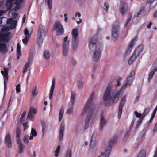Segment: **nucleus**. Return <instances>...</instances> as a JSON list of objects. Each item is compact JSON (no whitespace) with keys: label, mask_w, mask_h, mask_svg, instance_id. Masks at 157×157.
<instances>
[{"label":"nucleus","mask_w":157,"mask_h":157,"mask_svg":"<svg viewBox=\"0 0 157 157\" xmlns=\"http://www.w3.org/2000/svg\"><path fill=\"white\" fill-rule=\"evenodd\" d=\"M83 116H82L80 117V116H79V119L78 120L77 122L76 123L75 125L74 126V129L75 130H78L82 126V120L81 121H80L79 119L80 118H82Z\"/></svg>","instance_id":"obj_25"},{"label":"nucleus","mask_w":157,"mask_h":157,"mask_svg":"<svg viewBox=\"0 0 157 157\" xmlns=\"http://www.w3.org/2000/svg\"><path fill=\"white\" fill-rule=\"evenodd\" d=\"M153 157H157V147L155 151L154 155Z\"/></svg>","instance_id":"obj_64"},{"label":"nucleus","mask_w":157,"mask_h":157,"mask_svg":"<svg viewBox=\"0 0 157 157\" xmlns=\"http://www.w3.org/2000/svg\"><path fill=\"white\" fill-rule=\"evenodd\" d=\"M15 5H16V3L15 2L9 0H7L5 4V7L4 8L6 9L7 11L11 9Z\"/></svg>","instance_id":"obj_17"},{"label":"nucleus","mask_w":157,"mask_h":157,"mask_svg":"<svg viewBox=\"0 0 157 157\" xmlns=\"http://www.w3.org/2000/svg\"><path fill=\"white\" fill-rule=\"evenodd\" d=\"M78 3L80 5H83L85 2V0H77Z\"/></svg>","instance_id":"obj_57"},{"label":"nucleus","mask_w":157,"mask_h":157,"mask_svg":"<svg viewBox=\"0 0 157 157\" xmlns=\"http://www.w3.org/2000/svg\"><path fill=\"white\" fill-rule=\"evenodd\" d=\"M41 124H42V131L43 134H44L45 132V129L46 127V124L44 121H41Z\"/></svg>","instance_id":"obj_42"},{"label":"nucleus","mask_w":157,"mask_h":157,"mask_svg":"<svg viewBox=\"0 0 157 157\" xmlns=\"http://www.w3.org/2000/svg\"><path fill=\"white\" fill-rule=\"evenodd\" d=\"M54 30L56 31V33L57 35H61L64 33V29L60 22L58 21L56 22L54 25Z\"/></svg>","instance_id":"obj_9"},{"label":"nucleus","mask_w":157,"mask_h":157,"mask_svg":"<svg viewBox=\"0 0 157 157\" xmlns=\"http://www.w3.org/2000/svg\"><path fill=\"white\" fill-rule=\"evenodd\" d=\"M31 133L32 136H30L29 138L30 140H32L33 139V137H35L37 135V133L36 130L34 129L33 128L31 129Z\"/></svg>","instance_id":"obj_30"},{"label":"nucleus","mask_w":157,"mask_h":157,"mask_svg":"<svg viewBox=\"0 0 157 157\" xmlns=\"http://www.w3.org/2000/svg\"><path fill=\"white\" fill-rule=\"evenodd\" d=\"M126 100V96L124 95L122 98L118 106V116L119 118H120L122 114V110Z\"/></svg>","instance_id":"obj_11"},{"label":"nucleus","mask_w":157,"mask_h":157,"mask_svg":"<svg viewBox=\"0 0 157 157\" xmlns=\"http://www.w3.org/2000/svg\"><path fill=\"white\" fill-rule=\"evenodd\" d=\"M157 17V11H155L153 15V17L154 18H156Z\"/></svg>","instance_id":"obj_62"},{"label":"nucleus","mask_w":157,"mask_h":157,"mask_svg":"<svg viewBox=\"0 0 157 157\" xmlns=\"http://www.w3.org/2000/svg\"><path fill=\"white\" fill-rule=\"evenodd\" d=\"M69 43H63V55L66 56L68 53L69 49Z\"/></svg>","instance_id":"obj_22"},{"label":"nucleus","mask_w":157,"mask_h":157,"mask_svg":"<svg viewBox=\"0 0 157 157\" xmlns=\"http://www.w3.org/2000/svg\"><path fill=\"white\" fill-rule=\"evenodd\" d=\"M4 141L6 145L9 148H11L12 147V142L11 140V137L10 134L7 133L5 136Z\"/></svg>","instance_id":"obj_12"},{"label":"nucleus","mask_w":157,"mask_h":157,"mask_svg":"<svg viewBox=\"0 0 157 157\" xmlns=\"http://www.w3.org/2000/svg\"><path fill=\"white\" fill-rule=\"evenodd\" d=\"M6 12V11L3 10H0V17L3 14L5 13Z\"/></svg>","instance_id":"obj_61"},{"label":"nucleus","mask_w":157,"mask_h":157,"mask_svg":"<svg viewBox=\"0 0 157 157\" xmlns=\"http://www.w3.org/2000/svg\"><path fill=\"white\" fill-rule=\"evenodd\" d=\"M135 72L132 71L131 72L130 75L127 78L125 83L121 87V90H124L128 86H130L131 85L133 79L135 77Z\"/></svg>","instance_id":"obj_10"},{"label":"nucleus","mask_w":157,"mask_h":157,"mask_svg":"<svg viewBox=\"0 0 157 157\" xmlns=\"http://www.w3.org/2000/svg\"><path fill=\"white\" fill-rule=\"evenodd\" d=\"M65 130V125L63 122H62L61 124L60 127L59 134V140L61 141L63 139L64 131Z\"/></svg>","instance_id":"obj_20"},{"label":"nucleus","mask_w":157,"mask_h":157,"mask_svg":"<svg viewBox=\"0 0 157 157\" xmlns=\"http://www.w3.org/2000/svg\"><path fill=\"white\" fill-rule=\"evenodd\" d=\"M155 73V71H154V69H151L150 72L148 74V80L149 81L152 78L153 76Z\"/></svg>","instance_id":"obj_32"},{"label":"nucleus","mask_w":157,"mask_h":157,"mask_svg":"<svg viewBox=\"0 0 157 157\" xmlns=\"http://www.w3.org/2000/svg\"><path fill=\"white\" fill-rule=\"evenodd\" d=\"M97 145V141H90V147L91 149L94 148Z\"/></svg>","instance_id":"obj_35"},{"label":"nucleus","mask_w":157,"mask_h":157,"mask_svg":"<svg viewBox=\"0 0 157 157\" xmlns=\"http://www.w3.org/2000/svg\"><path fill=\"white\" fill-rule=\"evenodd\" d=\"M29 40V36H25L24 38L23 39L22 41L25 44H27Z\"/></svg>","instance_id":"obj_43"},{"label":"nucleus","mask_w":157,"mask_h":157,"mask_svg":"<svg viewBox=\"0 0 157 157\" xmlns=\"http://www.w3.org/2000/svg\"><path fill=\"white\" fill-rule=\"evenodd\" d=\"M55 86L54 79H53L52 82V84L51 87L49 94V98L50 100L52 99L53 94Z\"/></svg>","instance_id":"obj_23"},{"label":"nucleus","mask_w":157,"mask_h":157,"mask_svg":"<svg viewBox=\"0 0 157 157\" xmlns=\"http://www.w3.org/2000/svg\"><path fill=\"white\" fill-rule=\"evenodd\" d=\"M117 136L116 135L114 136L111 138L108 145H110L112 146V145H113L115 144L117 141Z\"/></svg>","instance_id":"obj_27"},{"label":"nucleus","mask_w":157,"mask_h":157,"mask_svg":"<svg viewBox=\"0 0 157 157\" xmlns=\"http://www.w3.org/2000/svg\"><path fill=\"white\" fill-rule=\"evenodd\" d=\"M73 113V109L71 108H70L67 111L66 113L67 114L70 115Z\"/></svg>","instance_id":"obj_52"},{"label":"nucleus","mask_w":157,"mask_h":157,"mask_svg":"<svg viewBox=\"0 0 157 157\" xmlns=\"http://www.w3.org/2000/svg\"><path fill=\"white\" fill-rule=\"evenodd\" d=\"M89 46L93 60L95 62L99 61L101 56L102 48L97 43V39L96 37H93L90 39Z\"/></svg>","instance_id":"obj_4"},{"label":"nucleus","mask_w":157,"mask_h":157,"mask_svg":"<svg viewBox=\"0 0 157 157\" xmlns=\"http://www.w3.org/2000/svg\"><path fill=\"white\" fill-rule=\"evenodd\" d=\"M146 152L144 150H142L139 153L137 157H145Z\"/></svg>","instance_id":"obj_40"},{"label":"nucleus","mask_w":157,"mask_h":157,"mask_svg":"<svg viewBox=\"0 0 157 157\" xmlns=\"http://www.w3.org/2000/svg\"><path fill=\"white\" fill-rule=\"evenodd\" d=\"M5 19V21H7V23L8 25H9V27H5V28H2L1 29H5V28H10V24H11V22H10V24H8V20L9 19H8V20H7L6 19V18L5 17H2V18H1L0 19V26H2V19ZM10 19H13V21H14V22H16V23L15 24V25H16V24H17V21L16 20H13V19L12 18H10ZM15 27H14L13 28L14 29V28ZM2 29H1V30Z\"/></svg>","instance_id":"obj_26"},{"label":"nucleus","mask_w":157,"mask_h":157,"mask_svg":"<svg viewBox=\"0 0 157 157\" xmlns=\"http://www.w3.org/2000/svg\"><path fill=\"white\" fill-rule=\"evenodd\" d=\"M134 113L136 117L139 118V119H140L142 117V115L140 113H138L137 111H135Z\"/></svg>","instance_id":"obj_50"},{"label":"nucleus","mask_w":157,"mask_h":157,"mask_svg":"<svg viewBox=\"0 0 157 157\" xmlns=\"http://www.w3.org/2000/svg\"><path fill=\"white\" fill-rule=\"evenodd\" d=\"M44 56L46 59H49L50 56V52L48 50H45L44 52Z\"/></svg>","instance_id":"obj_41"},{"label":"nucleus","mask_w":157,"mask_h":157,"mask_svg":"<svg viewBox=\"0 0 157 157\" xmlns=\"http://www.w3.org/2000/svg\"><path fill=\"white\" fill-rule=\"evenodd\" d=\"M122 80L121 77H118L116 79V84L115 86L113 85L112 82L108 84L103 97L104 103L106 106L111 100L114 103H117L119 101L122 90H121V88L118 90L117 87L121 85V81Z\"/></svg>","instance_id":"obj_1"},{"label":"nucleus","mask_w":157,"mask_h":157,"mask_svg":"<svg viewBox=\"0 0 157 157\" xmlns=\"http://www.w3.org/2000/svg\"><path fill=\"white\" fill-rule=\"evenodd\" d=\"M95 93L93 92L88 101L82 109L80 115V117L84 116L87 112H88L87 116L85 119V124L84 128L85 129H87L89 125L91 124L93 121L94 117V112L92 109L95 108V105H94L92 104Z\"/></svg>","instance_id":"obj_2"},{"label":"nucleus","mask_w":157,"mask_h":157,"mask_svg":"<svg viewBox=\"0 0 157 157\" xmlns=\"http://www.w3.org/2000/svg\"><path fill=\"white\" fill-rule=\"evenodd\" d=\"M16 89L17 92L18 93L20 92V85L19 84H18L17 85Z\"/></svg>","instance_id":"obj_54"},{"label":"nucleus","mask_w":157,"mask_h":157,"mask_svg":"<svg viewBox=\"0 0 157 157\" xmlns=\"http://www.w3.org/2000/svg\"><path fill=\"white\" fill-rule=\"evenodd\" d=\"M104 6L105 7L104 9L106 11H108L109 7V4L106 3H105L104 4Z\"/></svg>","instance_id":"obj_53"},{"label":"nucleus","mask_w":157,"mask_h":157,"mask_svg":"<svg viewBox=\"0 0 157 157\" xmlns=\"http://www.w3.org/2000/svg\"><path fill=\"white\" fill-rule=\"evenodd\" d=\"M67 13L64 14V16L65 17L64 18V21L67 23V22L68 17H67Z\"/></svg>","instance_id":"obj_60"},{"label":"nucleus","mask_w":157,"mask_h":157,"mask_svg":"<svg viewBox=\"0 0 157 157\" xmlns=\"http://www.w3.org/2000/svg\"><path fill=\"white\" fill-rule=\"evenodd\" d=\"M9 14H11L13 17L14 18H16L17 16H18V13L16 12H14L13 13V11H10L9 12Z\"/></svg>","instance_id":"obj_46"},{"label":"nucleus","mask_w":157,"mask_h":157,"mask_svg":"<svg viewBox=\"0 0 157 157\" xmlns=\"http://www.w3.org/2000/svg\"><path fill=\"white\" fill-rule=\"evenodd\" d=\"M17 142L18 148V153L19 154L22 153L24 152V149L25 147V146L22 143L19 138L17 139Z\"/></svg>","instance_id":"obj_18"},{"label":"nucleus","mask_w":157,"mask_h":157,"mask_svg":"<svg viewBox=\"0 0 157 157\" xmlns=\"http://www.w3.org/2000/svg\"><path fill=\"white\" fill-rule=\"evenodd\" d=\"M76 94L75 93H72L71 94V100L72 102L73 103L74 102L75 99Z\"/></svg>","instance_id":"obj_48"},{"label":"nucleus","mask_w":157,"mask_h":157,"mask_svg":"<svg viewBox=\"0 0 157 157\" xmlns=\"http://www.w3.org/2000/svg\"><path fill=\"white\" fill-rule=\"evenodd\" d=\"M16 22L13 21L12 19H9L8 23L10 24V28L2 29L0 31V52L2 53H6L7 51V45L6 44L3 43H1L3 41L7 42L10 39V33L8 31L11 29H13L15 27Z\"/></svg>","instance_id":"obj_3"},{"label":"nucleus","mask_w":157,"mask_h":157,"mask_svg":"<svg viewBox=\"0 0 157 157\" xmlns=\"http://www.w3.org/2000/svg\"><path fill=\"white\" fill-rule=\"evenodd\" d=\"M157 111V109H154V110L153 112L152 115L151 116V118L150 120L148 122V125H149L150 124V123H151L152 122L154 117H155V115L156 114Z\"/></svg>","instance_id":"obj_38"},{"label":"nucleus","mask_w":157,"mask_h":157,"mask_svg":"<svg viewBox=\"0 0 157 157\" xmlns=\"http://www.w3.org/2000/svg\"><path fill=\"white\" fill-rule=\"evenodd\" d=\"M31 62L32 59H29L25 66L23 67L22 71L23 73H25L27 71L28 69Z\"/></svg>","instance_id":"obj_24"},{"label":"nucleus","mask_w":157,"mask_h":157,"mask_svg":"<svg viewBox=\"0 0 157 157\" xmlns=\"http://www.w3.org/2000/svg\"><path fill=\"white\" fill-rule=\"evenodd\" d=\"M120 31V24L118 21L115 22L113 25L111 31V37L114 40L118 38Z\"/></svg>","instance_id":"obj_7"},{"label":"nucleus","mask_w":157,"mask_h":157,"mask_svg":"<svg viewBox=\"0 0 157 157\" xmlns=\"http://www.w3.org/2000/svg\"><path fill=\"white\" fill-rule=\"evenodd\" d=\"M143 120V119L141 118L140 119H139V120L137 122V124L136 126V127H138L140 125L141 123Z\"/></svg>","instance_id":"obj_58"},{"label":"nucleus","mask_w":157,"mask_h":157,"mask_svg":"<svg viewBox=\"0 0 157 157\" xmlns=\"http://www.w3.org/2000/svg\"><path fill=\"white\" fill-rule=\"evenodd\" d=\"M157 111V109H154V110L153 112L152 115L151 116V118L150 120L148 122V125H149L150 124V123H151L152 122L154 117H155V115L156 114Z\"/></svg>","instance_id":"obj_36"},{"label":"nucleus","mask_w":157,"mask_h":157,"mask_svg":"<svg viewBox=\"0 0 157 157\" xmlns=\"http://www.w3.org/2000/svg\"><path fill=\"white\" fill-rule=\"evenodd\" d=\"M112 147V146L111 145H108L105 151L101 152L97 157H109L111 153Z\"/></svg>","instance_id":"obj_14"},{"label":"nucleus","mask_w":157,"mask_h":157,"mask_svg":"<svg viewBox=\"0 0 157 157\" xmlns=\"http://www.w3.org/2000/svg\"><path fill=\"white\" fill-rule=\"evenodd\" d=\"M47 32L45 27L42 25L39 26L37 34V41L38 45L41 46Z\"/></svg>","instance_id":"obj_5"},{"label":"nucleus","mask_w":157,"mask_h":157,"mask_svg":"<svg viewBox=\"0 0 157 157\" xmlns=\"http://www.w3.org/2000/svg\"><path fill=\"white\" fill-rule=\"evenodd\" d=\"M78 16L79 17H80L81 16V14L80 13L78 12H76L75 14V17Z\"/></svg>","instance_id":"obj_63"},{"label":"nucleus","mask_w":157,"mask_h":157,"mask_svg":"<svg viewBox=\"0 0 157 157\" xmlns=\"http://www.w3.org/2000/svg\"><path fill=\"white\" fill-rule=\"evenodd\" d=\"M29 136L28 135H25L23 138V141L26 144H28L29 142L28 140Z\"/></svg>","instance_id":"obj_44"},{"label":"nucleus","mask_w":157,"mask_h":157,"mask_svg":"<svg viewBox=\"0 0 157 157\" xmlns=\"http://www.w3.org/2000/svg\"><path fill=\"white\" fill-rule=\"evenodd\" d=\"M64 113V109L63 108H61L59 111V122L61 121L63 117Z\"/></svg>","instance_id":"obj_29"},{"label":"nucleus","mask_w":157,"mask_h":157,"mask_svg":"<svg viewBox=\"0 0 157 157\" xmlns=\"http://www.w3.org/2000/svg\"><path fill=\"white\" fill-rule=\"evenodd\" d=\"M37 113V110L36 109L33 108H31L30 109V111L29 112L28 114L27 117V119L29 120H31L32 121H33L32 118L34 117V115H33V114H36Z\"/></svg>","instance_id":"obj_21"},{"label":"nucleus","mask_w":157,"mask_h":157,"mask_svg":"<svg viewBox=\"0 0 157 157\" xmlns=\"http://www.w3.org/2000/svg\"><path fill=\"white\" fill-rule=\"evenodd\" d=\"M77 85L78 89H82L83 87V82L82 81L78 80L77 82Z\"/></svg>","instance_id":"obj_34"},{"label":"nucleus","mask_w":157,"mask_h":157,"mask_svg":"<svg viewBox=\"0 0 157 157\" xmlns=\"http://www.w3.org/2000/svg\"><path fill=\"white\" fill-rule=\"evenodd\" d=\"M23 0H17V7L19 8V7H21V4L22 3Z\"/></svg>","instance_id":"obj_47"},{"label":"nucleus","mask_w":157,"mask_h":157,"mask_svg":"<svg viewBox=\"0 0 157 157\" xmlns=\"http://www.w3.org/2000/svg\"><path fill=\"white\" fill-rule=\"evenodd\" d=\"M131 17L130 16V17H129L128 18L127 20V21L126 23L125 24V27H127L128 25L130 23L129 21H130L131 20Z\"/></svg>","instance_id":"obj_59"},{"label":"nucleus","mask_w":157,"mask_h":157,"mask_svg":"<svg viewBox=\"0 0 157 157\" xmlns=\"http://www.w3.org/2000/svg\"><path fill=\"white\" fill-rule=\"evenodd\" d=\"M68 38V37L67 36L64 38L63 43H69V41L67 40Z\"/></svg>","instance_id":"obj_55"},{"label":"nucleus","mask_w":157,"mask_h":157,"mask_svg":"<svg viewBox=\"0 0 157 157\" xmlns=\"http://www.w3.org/2000/svg\"><path fill=\"white\" fill-rule=\"evenodd\" d=\"M98 135L96 133L94 132L91 136V141H97Z\"/></svg>","instance_id":"obj_33"},{"label":"nucleus","mask_w":157,"mask_h":157,"mask_svg":"<svg viewBox=\"0 0 157 157\" xmlns=\"http://www.w3.org/2000/svg\"><path fill=\"white\" fill-rule=\"evenodd\" d=\"M8 68H4V71H1V73L4 77V88H6V84L8 80Z\"/></svg>","instance_id":"obj_19"},{"label":"nucleus","mask_w":157,"mask_h":157,"mask_svg":"<svg viewBox=\"0 0 157 157\" xmlns=\"http://www.w3.org/2000/svg\"><path fill=\"white\" fill-rule=\"evenodd\" d=\"M108 122L105 117L103 115H101L100 117L99 129L101 130H102L104 127L107 124Z\"/></svg>","instance_id":"obj_16"},{"label":"nucleus","mask_w":157,"mask_h":157,"mask_svg":"<svg viewBox=\"0 0 157 157\" xmlns=\"http://www.w3.org/2000/svg\"><path fill=\"white\" fill-rule=\"evenodd\" d=\"M60 145H58L55 151V155L54 156L56 157H57L59 156V153L60 152Z\"/></svg>","instance_id":"obj_31"},{"label":"nucleus","mask_w":157,"mask_h":157,"mask_svg":"<svg viewBox=\"0 0 157 157\" xmlns=\"http://www.w3.org/2000/svg\"><path fill=\"white\" fill-rule=\"evenodd\" d=\"M157 111V109H154V110L153 112L152 115L151 116V118L150 120L148 122V125H149L150 124V123H151L152 122L154 117H155V115L156 114Z\"/></svg>","instance_id":"obj_37"},{"label":"nucleus","mask_w":157,"mask_h":157,"mask_svg":"<svg viewBox=\"0 0 157 157\" xmlns=\"http://www.w3.org/2000/svg\"><path fill=\"white\" fill-rule=\"evenodd\" d=\"M23 125L24 127V130L26 129L28 127V123L27 122L24 123L23 124Z\"/></svg>","instance_id":"obj_56"},{"label":"nucleus","mask_w":157,"mask_h":157,"mask_svg":"<svg viewBox=\"0 0 157 157\" xmlns=\"http://www.w3.org/2000/svg\"><path fill=\"white\" fill-rule=\"evenodd\" d=\"M128 6L124 1H121L120 6V10L121 13L122 15H124L127 11Z\"/></svg>","instance_id":"obj_15"},{"label":"nucleus","mask_w":157,"mask_h":157,"mask_svg":"<svg viewBox=\"0 0 157 157\" xmlns=\"http://www.w3.org/2000/svg\"><path fill=\"white\" fill-rule=\"evenodd\" d=\"M72 49L73 51H75L77 49L78 46L79 39L78 30L73 29L72 30Z\"/></svg>","instance_id":"obj_6"},{"label":"nucleus","mask_w":157,"mask_h":157,"mask_svg":"<svg viewBox=\"0 0 157 157\" xmlns=\"http://www.w3.org/2000/svg\"><path fill=\"white\" fill-rule=\"evenodd\" d=\"M137 39V37L136 36L130 42L126 50L125 54L126 55H128L130 54L132 51L133 47L134 46L136 42Z\"/></svg>","instance_id":"obj_13"},{"label":"nucleus","mask_w":157,"mask_h":157,"mask_svg":"<svg viewBox=\"0 0 157 157\" xmlns=\"http://www.w3.org/2000/svg\"><path fill=\"white\" fill-rule=\"evenodd\" d=\"M17 58L19 59L21 56V46L19 43H17Z\"/></svg>","instance_id":"obj_28"},{"label":"nucleus","mask_w":157,"mask_h":157,"mask_svg":"<svg viewBox=\"0 0 157 157\" xmlns=\"http://www.w3.org/2000/svg\"><path fill=\"white\" fill-rule=\"evenodd\" d=\"M24 34L26 36H29L30 37V36L31 35V33H29L28 30L27 29V28H25L24 30Z\"/></svg>","instance_id":"obj_45"},{"label":"nucleus","mask_w":157,"mask_h":157,"mask_svg":"<svg viewBox=\"0 0 157 157\" xmlns=\"http://www.w3.org/2000/svg\"><path fill=\"white\" fill-rule=\"evenodd\" d=\"M52 0H46L45 2H46L48 4L49 6V8L50 9L52 8Z\"/></svg>","instance_id":"obj_49"},{"label":"nucleus","mask_w":157,"mask_h":157,"mask_svg":"<svg viewBox=\"0 0 157 157\" xmlns=\"http://www.w3.org/2000/svg\"><path fill=\"white\" fill-rule=\"evenodd\" d=\"M72 152L71 150H68L67 151L65 157H71Z\"/></svg>","instance_id":"obj_51"},{"label":"nucleus","mask_w":157,"mask_h":157,"mask_svg":"<svg viewBox=\"0 0 157 157\" xmlns=\"http://www.w3.org/2000/svg\"><path fill=\"white\" fill-rule=\"evenodd\" d=\"M143 46L142 45H140L136 48L128 61L129 64H132L135 61L136 58L139 56L140 54L143 51Z\"/></svg>","instance_id":"obj_8"},{"label":"nucleus","mask_w":157,"mask_h":157,"mask_svg":"<svg viewBox=\"0 0 157 157\" xmlns=\"http://www.w3.org/2000/svg\"><path fill=\"white\" fill-rule=\"evenodd\" d=\"M32 92V95L33 96L35 97L37 95L38 92L37 89L36 87L35 88H33Z\"/></svg>","instance_id":"obj_39"}]
</instances>
